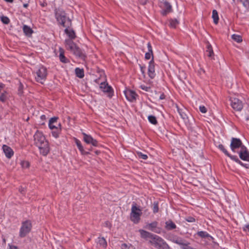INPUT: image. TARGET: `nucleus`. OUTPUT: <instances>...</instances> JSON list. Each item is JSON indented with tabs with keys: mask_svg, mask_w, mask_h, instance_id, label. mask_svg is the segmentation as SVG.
Listing matches in <instances>:
<instances>
[{
	"mask_svg": "<svg viewBox=\"0 0 249 249\" xmlns=\"http://www.w3.org/2000/svg\"><path fill=\"white\" fill-rule=\"evenodd\" d=\"M55 17L59 23L63 27H66L65 32L70 37L69 39L72 40L74 39L76 36L74 31L68 28L71 25V20L66 17L65 13L59 9L56 10L55 11Z\"/></svg>",
	"mask_w": 249,
	"mask_h": 249,
	"instance_id": "nucleus-1",
	"label": "nucleus"
},
{
	"mask_svg": "<svg viewBox=\"0 0 249 249\" xmlns=\"http://www.w3.org/2000/svg\"><path fill=\"white\" fill-rule=\"evenodd\" d=\"M34 138L35 144L39 148L40 154L44 156H47L50 152V147L44 136L41 132L37 131Z\"/></svg>",
	"mask_w": 249,
	"mask_h": 249,
	"instance_id": "nucleus-2",
	"label": "nucleus"
},
{
	"mask_svg": "<svg viewBox=\"0 0 249 249\" xmlns=\"http://www.w3.org/2000/svg\"><path fill=\"white\" fill-rule=\"evenodd\" d=\"M65 47L66 49L73 53L76 56L84 60L86 58V54L82 51L71 39L65 40Z\"/></svg>",
	"mask_w": 249,
	"mask_h": 249,
	"instance_id": "nucleus-3",
	"label": "nucleus"
},
{
	"mask_svg": "<svg viewBox=\"0 0 249 249\" xmlns=\"http://www.w3.org/2000/svg\"><path fill=\"white\" fill-rule=\"evenodd\" d=\"M149 242L158 249H171L162 238L155 234L152 239L149 240Z\"/></svg>",
	"mask_w": 249,
	"mask_h": 249,
	"instance_id": "nucleus-4",
	"label": "nucleus"
},
{
	"mask_svg": "<svg viewBox=\"0 0 249 249\" xmlns=\"http://www.w3.org/2000/svg\"><path fill=\"white\" fill-rule=\"evenodd\" d=\"M142 210L138 207L136 203L132 205L130 213V219L134 223H138L142 215Z\"/></svg>",
	"mask_w": 249,
	"mask_h": 249,
	"instance_id": "nucleus-5",
	"label": "nucleus"
},
{
	"mask_svg": "<svg viewBox=\"0 0 249 249\" xmlns=\"http://www.w3.org/2000/svg\"><path fill=\"white\" fill-rule=\"evenodd\" d=\"M36 79L38 82L43 84L47 76V69L43 67H40L36 72Z\"/></svg>",
	"mask_w": 249,
	"mask_h": 249,
	"instance_id": "nucleus-6",
	"label": "nucleus"
},
{
	"mask_svg": "<svg viewBox=\"0 0 249 249\" xmlns=\"http://www.w3.org/2000/svg\"><path fill=\"white\" fill-rule=\"evenodd\" d=\"M32 228L31 223L26 221L22 223L20 229L19 236L21 237H25L31 231Z\"/></svg>",
	"mask_w": 249,
	"mask_h": 249,
	"instance_id": "nucleus-7",
	"label": "nucleus"
},
{
	"mask_svg": "<svg viewBox=\"0 0 249 249\" xmlns=\"http://www.w3.org/2000/svg\"><path fill=\"white\" fill-rule=\"evenodd\" d=\"M218 148L227 156H228L231 160H234L236 162L239 163L241 165L243 166H245L246 168H249V164H245L242 162H241L236 156H232L230 154L227 150L225 148L224 146L222 144H219L218 145Z\"/></svg>",
	"mask_w": 249,
	"mask_h": 249,
	"instance_id": "nucleus-8",
	"label": "nucleus"
},
{
	"mask_svg": "<svg viewBox=\"0 0 249 249\" xmlns=\"http://www.w3.org/2000/svg\"><path fill=\"white\" fill-rule=\"evenodd\" d=\"M231 105L232 108L236 111H241L243 107L242 101L236 98H231Z\"/></svg>",
	"mask_w": 249,
	"mask_h": 249,
	"instance_id": "nucleus-9",
	"label": "nucleus"
},
{
	"mask_svg": "<svg viewBox=\"0 0 249 249\" xmlns=\"http://www.w3.org/2000/svg\"><path fill=\"white\" fill-rule=\"evenodd\" d=\"M171 241L181 246L182 249H185L188 248L190 243L188 242L185 241L181 238L178 236L173 237L171 239Z\"/></svg>",
	"mask_w": 249,
	"mask_h": 249,
	"instance_id": "nucleus-10",
	"label": "nucleus"
},
{
	"mask_svg": "<svg viewBox=\"0 0 249 249\" xmlns=\"http://www.w3.org/2000/svg\"><path fill=\"white\" fill-rule=\"evenodd\" d=\"M100 89L104 92L107 93V96L111 98L113 95V90L112 88L109 86L106 82H101L100 85Z\"/></svg>",
	"mask_w": 249,
	"mask_h": 249,
	"instance_id": "nucleus-11",
	"label": "nucleus"
},
{
	"mask_svg": "<svg viewBox=\"0 0 249 249\" xmlns=\"http://www.w3.org/2000/svg\"><path fill=\"white\" fill-rule=\"evenodd\" d=\"M242 146L244 145H242V142L239 139L234 138L231 139L230 147L232 151L234 152L235 150L238 148H240L241 149Z\"/></svg>",
	"mask_w": 249,
	"mask_h": 249,
	"instance_id": "nucleus-12",
	"label": "nucleus"
},
{
	"mask_svg": "<svg viewBox=\"0 0 249 249\" xmlns=\"http://www.w3.org/2000/svg\"><path fill=\"white\" fill-rule=\"evenodd\" d=\"M239 155V157L241 160L249 161V152L248 151L247 148L245 146L241 147Z\"/></svg>",
	"mask_w": 249,
	"mask_h": 249,
	"instance_id": "nucleus-13",
	"label": "nucleus"
},
{
	"mask_svg": "<svg viewBox=\"0 0 249 249\" xmlns=\"http://www.w3.org/2000/svg\"><path fill=\"white\" fill-rule=\"evenodd\" d=\"M148 74L151 79L154 78L156 75L155 72V63L153 58H152V59L149 62Z\"/></svg>",
	"mask_w": 249,
	"mask_h": 249,
	"instance_id": "nucleus-14",
	"label": "nucleus"
},
{
	"mask_svg": "<svg viewBox=\"0 0 249 249\" xmlns=\"http://www.w3.org/2000/svg\"><path fill=\"white\" fill-rule=\"evenodd\" d=\"M84 136V141L88 144H91L94 146L98 145V142L94 139L90 135L86 134L85 133H83Z\"/></svg>",
	"mask_w": 249,
	"mask_h": 249,
	"instance_id": "nucleus-15",
	"label": "nucleus"
},
{
	"mask_svg": "<svg viewBox=\"0 0 249 249\" xmlns=\"http://www.w3.org/2000/svg\"><path fill=\"white\" fill-rule=\"evenodd\" d=\"M161 6L163 8L162 14L163 15H166L172 11V6L171 4L166 1L161 3Z\"/></svg>",
	"mask_w": 249,
	"mask_h": 249,
	"instance_id": "nucleus-16",
	"label": "nucleus"
},
{
	"mask_svg": "<svg viewBox=\"0 0 249 249\" xmlns=\"http://www.w3.org/2000/svg\"><path fill=\"white\" fill-rule=\"evenodd\" d=\"M124 94L127 99L132 102L136 99L137 96L135 92L131 90H128L124 92Z\"/></svg>",
	"mask_w": 249,
	"mask_h": 249,
	"instance_id": "nucleus-17",
	"label": "nucleus"
},
{
	"mask_svg": "<svg viewBox=\"0 0 249 249\" xmlns=\"http://www.w3.org/2000/svg\"><path fill=\"white\" fill-rule=\"evenodd\" d=\"M2 149L3 152L7 158L10 159L13 156L14 152L10 147L6 145H3Z\"/></svg>",
	"mask_w": 249,
	"mask_h": 249,
	"instance_id": "nucleus-18",
	"label": "nucleus"
},
{
	"mask_svg": "<svg viewBox=\"0 0 249 249\" xmlns=\"http://www.w3.org/2000/svg\"><path fill=\"white\" fill-rule=\"evenodd\" d=\"M141 234V236L142 238H149L150 239H152V238L154 237L155 234H153L150 232H149L143 230H140L139 231Z\"/></svg>",
	"mask_w": 249,
	"mask_h": 249,
	"instance_id": "nucleus-19",
	"label": "nucleus"
},
{
	"mask_svg": "<svg viewBox=\"0 0 249 249\" xmlns=\"http://www.w3.org/2000/svg\"><path fill=\"white\" fill-rule=\"evenodd\" d=\"M57 120V118L56 117H53V118H52L50 121H49V127L51 129H58V127L60 128V124H57V125L58 126H52V124H54L55 123H56V121Z\"/></svg>",
	"mask_w": 249,
	"mask_h": 249,
	"instance_id": "nucleus-20",
	"label": "nucleus"
},
{
	"mask_svg": "<svg viewBox=\"0 0 249 249\" xmlns=\"http://www.w3.org/2000/svg\"><path fill=\"white\" fill-rule=\"evenodd\" d=\"M165 228L167 230H172L176 228V225L172 221L168 220L165 222Z\"/></svg>",
	"mask_w": 249,
	"mask_h": 249,
	"instance_id": "nucleus-21",
	"label": "nucleus"
},
{
	"mask_svg": "<svg viewBox=\"0 0 249 249\" xmlns=\"http://www.w3.org/2000/svg\"><path fill=\"white\" fill-rule=\"evenodd\" d=\"M59 59L61 62L66 63L68 62V59L64 56V51L62 48H59Z\"/></svg>",
	"mask_w": 249,
	"mask_h": 249,
	"instance_id": "nucleus-22",
	"label": "nucleus"
},
{
	"mask_svg": "<svg viewBox=\"0 0 249 249\" xmlns=\"http://www.w3.org/2000/svg\"><path fill=\"white\" fill-rule=\"evenodd\" d=\"M23 31L25 35L27 36H31L33 32L32 29L28 26L24 25L23 26Z\"/></svg>",
	"mask_w": 249,
	"mask_h": 249,
	"instance_id": "nucleus-23",
	"label": "nucleus"
},
{
	"mask_svg": "<svg viewBox=\"0 0 249 249\" xmlns=\"http://www.w3.org/2000/svg\"><path fill=\"white\" fill-rule=\"evenodd\" d=\"M76 144L77 145V147L78 148L79 150L80 151L82 154H88L89 153L85 151L84 148L83 146L82 145L80 142L76 139L75 140Z\"/></svg>",
	"mask_w": 249,
	"mask_h": 249,
	"instance_id": "nucleus-24",
	"label": "nucleus"
},
{
	"mask_svg": "<svg viewBox=\"0 0 249 249\" xmlns=\"http://www.w3.org/2000/svg\"><path fill=\"white\" fill-rule=\"evenodd\" d=\"M75 74L77 77L82 78L84 76V71L82 69L77 68L75 70Z\"/></svg>",
	"mask_w": 249,
	"mask_h": 249,
	"instance_id": "nucleus-25",
	"label": "nucleus"
},
{
	"mask_svg": "<svg viewBox=\"0 0 249 249\" xmlns=\"http://www.w3.org/2000/svg\"><path fill=\"white\" fill-rule=\"evenodd\" d=\"M98 243L100 246L104 248H106L107 246V241L104 237H99L98 240Z\"/></svg>",
	"mask_w": 249,
	"mask_h": 249,
	"instance_id": "nucleus-26",
	"label": "nucleus"
},
{
	"mask_svg": "<svg viewBox=\"0 0 249 249\" xmlns=\"http://www.w3.org/2000/svg\"><path fill=\"white\" fill-rule=\"evenodd\" d=\"M197 235L201 238H213V237L207 232L204 231H200L197 232Z\"/></svg>",
	"mask_w": 249,
	"mask_h": 249,
	"instance_id": "nucleus-27",
	"label": "nucleus"
},
{
	"mask_svg": "<svg viewBox=\"0 0 249 249\" xmlns=\"http://www.w3.org/2000/svg\"><path fill=\"white\" fill-rule=\"evenodd\" d=\"M212 18H213L214 23L216 24H217L219 20V17L218 13L216 10H213V11Z\"/></svg>",
	"mask_w": 249,
	"mask_h": 249,
	"instance_id": "nucleus-28",
	"label": "nucleus"
},
{
	"mask_svg": "<svg viewBox=\"0 0 249 249\" xmlns=\"http://www.w3.org/2000/svg\"><path fill=\"white\" fill-rule=\"evenodd\" d=\"M231 38L237 43H240L242 41V38L240 35L233 34L231 36Z\"/></svg>",
	"mask_w": 249,
	"mask_h": 249,
	"instance_id": "nucleus-29",
	"label": "nucleus"
},
{
	"mask_svg": "<svg viewBox=\"0 0 249 249\" xmlns=\"http://www.w3.org/2000/svg\"><path fill=\"white\" fill-rule=\"evenodd\" d=\"M8 93L6 91H4L0 96V101L4 102L7 99Z\"/></svg>",
	"mask_w": 249,
	"mask_h": 249,
	"instance_id": "nucleus-30",
	"label": "nucleus"
},
{
	"mask_svg": "<svg viewBox=\"0 0 249 249\" xmlns=\"http://www.w3.org/2000/svg\"><path fill=\"white\" fill-rule=\"evenodd\" d=\"M179 22L176 19H171L170 20L169 25L171 28H175L178 25Z\"/></svg>",
	"mask_w": 249,
	"mask_h": 249,
	"instance_id": "nucleus-31",
	"label": "nucleus"
},
{
	"mask_svg": "<svg viewBox=\"0 0 249 249\" xmlns=\"http://www.w3.org/2000/svg\"><path fill=\"white\" fill-rule=\"evenodd\" d=\"M207 52H208V56L210 57H212L213 55V50L211 44H209L207 46V49L206 51Z\"/></svg>",
	"mask_w": 249,
	"mask_h": 249,
	"instance_id": "nucleus-32",
	"label": "nucleus"
},
{
	"mask_svg": "<svg viewBox=\"0 0 249 249\" xmlns=\"http://www.w3.org/2000/svg\"><path fill=\"white\" fill-rule=\"evenodd\" d=\"M176 107L177 109L178 112L180 115V117L183 119H185L186 118V115L184 113L182 110L179 108L177 105H176Z\"/></svg>",
	"mask_w": 249,
	"mask_h": 249,
	"instance_id": "nucleus-33",
	"label": "nucleus"
},
{
	"mask_svg": "<svg viewBox=\"0 0 249 249\" xmlns=\"http://www.w3.org/2000/svg\"><path fill=\"white\" fill-rule=\"evenodd\" d=\"M158 225V223L157 222H153L149 224L147 226L148 227V229L152 231H155L154 229ZM155 232H156L155 231Z\"/></svg>",
	"mask_w": 249,
	"mask_h": 249,
	"instance_id": "nucleus-34",
	"label": "nucleus"
},
{
	"mask_svg": "<svg viewBox=\"0 0 249 249\" xmlns=\"http://www.w3.org/2000/svg\"><path fill=\"white\" fill-rule=\"evenodd\" d=\"M149 121L153 124H157V121L156 118L152 115L149 116L148 117Z\"/></svg>",
	"mask_w": 249,
	"mask_h": 249,
	"instance_id": "nucleus-35",
	"label": "nucleus"
},
{
	"mask_svg": "<svg viewBox=\"0 0 249 249\" xmlns=\"http://www.w3.org/2000/svg\"><path fill=\"white\" fill-rule=\"evenodd\" d=\"M122 249H135L130 244H123L121 245Z\"/></svg>",
	"mask_w": 249,
	"mask_h": 249,
	"instance_id": "nucleus-36",
	"label": "nucleus"
},
{
	"mask_svg": "<svg viewBox=\"0 0 249 249\" xmlns=\"http://www.w3.org/2000/svg\"><path fill=\"white\" fill-rule=\"evenodd\" d=\"M153 212L154 213H158L159 211V207L158 203L156 202H154L153 203Z\"/></svg>",
	"mask_w": 249,
	"mask_h": 249,
	"instance_id": "nucleus-37",
	"label": "nucleus"
},
{
	"mask_svg": "<svg viewBox=\"0 0 249 249\" xmlns=\"http://www.w3.org/2000/svg\"><path fill=\"white\" fill-rule=\"evenodd\" d=\"M152 56V58H153V52H147L145 53V58L147 60L149 59Z\"/></svg>",
	"mask_w": 249,
	"mask_h": 249,
	"instance_id": "nucleus-38",
	"label": "nucleus"
},
{
	"mask_svg": "<svg viewBox=\"0 0 249 249\" xmlns=\"http://www.w3.org/2000/svg\"><path fill=\"white\" fill-rule=\"evenodd\" d=\"M240 1L245 7H249V0H240Z\"/></svg>",
	"mask_w": 249,
	"mask_h": 249,
	"instance_id": "nucleus-39",
	"label": "nucleus"
},
{
	"mask_svg": "<svg viewBox=\"0 0 249 249\" xmlns=\"http://www.w3.org/2000/svg\"><path fill=\"white\" fill-rule=\"evenodd\" d=\"M138 155L139 157L143 159V160H146L148 158L147 155L144 154L142 153V152H138Z\"/></svg>",
	"mask_w": 249,
	"mask_h": 249,
	"instance_id": "nucleus-40",
	"label": "nucleus"
},
{
	"mask_svg": "<svg viewBox=\"0 0 249 249\" xmlns=\"http://www.w3.org/2000/svg\"><path fill=\"white\" fill-rule=\"evenodd\" d=\"M21 165L23 168H27L29 166V163L27 161H23L21 162Z\"/></svg>",
	"mask_w": 249,
	"mask_h": 249,
	"instance_id": "nucleus-41",
	"label": "nucleus"
},
{
	"mask_svg": "<svg viewBox=\"0 0 249 249\" xmlns=\"http://www.w3.org/2000/svg\"><path fill=\"white\" fill-rule=\"evenodd\" d=\"M199 110L202 113H205L207 111V108L204 106H200L199 107Z\"/></svg>",
	"mask_w": 249,
	"mask_h": 249,
	"instance_id": "nucleus-42",
	"label": "nucleus"
},
{
	"mask_svg": "<svg viewBox=\"0 0 249 249\" xmlns=\"http://www.w3.org/2000/svg\"><path fill=\"white\" fill-rule=\"evenodd\" d=\"M1 21L4 24H8L9 22V19L6 17H2L1 18Z\"/></svg>",
	"mask_w": 249,
	"mask_h": 249,
	"instance_id": "nucleus-43",
	"label": "nucleus"
},
{
	"mask_svg": "<svg viewBox=\"0 0 249 249\" xmlns=\"http://www.w3.org/2000/svg\"><path fill=\"white\" fill-rule=\"evenodd\" d=\"M140 88L141 89H142L146 91H148L150 89V87L145 86L144 85H141Z\"/></svg>",
	"mask_w": 249,
	"mask_h": 249,
	"instance_id": "nucleus-44",
	"label": "nucleus"
},
{
	"mask_svg": "<svg viewBox=\"0 0 249 249\" xmlns=\"http://www.w3.org/2000/svg\"><path fill=\"white\" fill-rule=\"evenodd\" d=\"M140 69H141L142 73V74L143 76L145 77V67L144 66H142L141 65H140Z\"/></svg>",
	"mask_w": 249,
	"mask_h": 249,
	"instance_id": "nucleus-45",
	"label": "nucleus"
},
{
	"mask_svg": "<svg viewBox=\"0 0 249 249\" xmlns=\"http://www.w3.org/2000/svg\"><path fill=\"white\" fill-rule=\"evenodd\" d=\"M186 220L188 221V222H195V219L193 217L189 216L186 218Z\"/></svg>",
	"mask_w": 249,
	"mask_h": 249,
	"instance_id": "nucleus-46",
	"label": "nucleus"
},
{
	"mask_svg": "<svg viewBox=\"0 0 249 249\" xmlns=\"http://www.w3.org/2000/svg\"><path fill=\"white\" fill-rule=\"evenodd\" d=\"M147 48L149 52H153L152 46L150 42L147 44Z\"/></svg>",
	"mask_w": 249,
	"mask_h": 249,
	"instance_id": "nucleus-47",
	"label": "nucleus"
},
{
	"mask_svg": "<svg viewBox=\"0 0 249 249\" xmlns=\"http://www.w3.org/2000/svg\"><path fill=\"white\" fill-rule=\"evenodd\" d=\"M52 135L55 138H57L59 135L58 133L55 131H53L52 132Z\"/></svg>",
	"mask_w": 249,
	"mask_h": 249,
	"instance_id": "nucleus-48",
	"label": "nucleus"
},
{
	"mask_svg": "<svg viewBox=\"0 0 249 249\" xmlns=\"http://www.w3.org/2000/svg\"><path fill=\"white\" fill-rule=\"evenodd\" d=\"M8 246H9L8 249H18L17 247L14 246V245H11L9 244Z\"/></svg>",
	"mask_w": 249,
	"mask_h": 249,
	"instance_id": "nucleus-49",
	"label": "nucleus"
},
{
	"mask_svg": "<svg viewBox=\"0 0 249 249\" xmlns=\"http://www.w3.org/2000/svg\"><path fill=\"white\" fill-rule=\"evenodd\" d=\"M248 111L249 112V113L245 114L244 117H245L246 121H249V108H248Z\"/></svg>",
	"mask_w": 249,
	"mask_h": 249,
	"instance_id": "nucleus-50",
	"label": "nucleus"
},
{
	"mask_svg": "<svg viewBox=\"0 0 249 249\" xmlns=\"http://www.w3.org/2000/svg\"><path fill=\"white\" fill-rule=\"evenodd\" d=\"M4 87H5L4 84H3L2 83H0V92H1L2 91Z\"/></svg>",
	"mask_w": 249,
	"mask_h": 249,
	"instance_id": "nucleus-51",
	"label": "nucleus"
},
{
	"mask_svg": "<svg viewBox=\"0 0 249 249\" xmlns=\"http://www.w3.org/2000/svg\"><path fill=\"white\" fill-rule=\"evenodd\" d=\"M19 191L21 194H23L25 192V189L24 188L21 187L19 188Z\"/></svg>",
	"mask_w": 249,
	"mask_h": 249,
	"instance_id": "nucleus-52",
	"label": "nucleus"
},
{
	"mask_svg": "<svg viewBox=\"0 0 249 249\" xmlns=\"http://www.w3.org/2000/svg\"><path fill=\"white\" fill-rule=\"evenodd\" d=\"M244 230L245 231H249V224L246 225L245 227L244 228Z\"/></svg>",
	"mask_w": 249,
	"mask_h": 249,
	"instance_id": "nucleus-53",
	"label": "nucleus"
},
{
	"mask_svg": "<svg viewBox=\"0 0 249 249\" xmlns=\"http://www.w3.org/2000/svg\"><path fill=\"white\" fill-rule=\"evenodd\" d=\"M165 96L164 94L163 93H162L160 96V99L163 100V99H165Z\"/></svg>",
	"mask_w": 249,
	"mask_h": 249,
	"instance_id": "nucleus-54",
	"label": "nucleus"
},
{
	"mask_svg": "<svg viewBox=\"0 0 249 249\" xmlns=\"http://www.w3.org/2000/svg\"><path fill=\"white\" fill-rule=\"evenodd\" d=\"M141 1L142 4H144L146 3L147 0H141Z\"/></svg>",
	"mask_w": 249,
	"mask_h": 249,
	"instance_id": "nucleus-55",
	"label": "nucleus"
},
{
	"mask_svg": "<svg viewBox=\"0 0 249 249\" xmlns=\"http://www.w3.org/2000/svg\"><path fill=\"white\" fill-rule=\"evenodd\" d=\"M4 0L7 2H10V3H12L14 1V0Z\"/></svg>",
	"mask_w": 249,
	"mask_h": 249,
	"instance_id": "nucleus-56",
	"label": "nucleus"
},
{
	"mask_svg": "<svg viewBox=\"0 0 249 249\" xmlns=\"http://www.w3.org/2000/svg\"><path fill=\"white\" fill-rule=\"evenodd\" d=\"M28 6V4L27 3H23V6L25 7V8H27Z\"/></svg>",
	"mask_w": 249,
	"mask_h": 249,
	"instance_id": "nucleus-57",
	"label": "nucleus"
},
{
	"mask_svg": "<svg viewBox=\"0 0 249 249\" xmlns=\"http://www.w3.org/2000/svg\"><path fill=\"white\" fill-rule=\"evenodd\" d=\"M20 1H22L23 2H28L29 1V0H20Z\"/></svg>",
	"mask_w": 249,
	"mask_h": 249,
	"instance_id": "nucleus-58",
	"label": "nucleus"
},
{
	"mask_svg": "<svg viewBox=\"0 0 249 249\" xmlns=\"http://www.w3.org/2000/svg\"><path fill=\"white\" fill-rule=\"evenodd\" d=\"M3 242H4V243H5V239H3Z\"/></svg>",
	"mask_w": 249,
	"mask_h": 249,
	"instance_id": "nucleus-59",
	"label": "nucleus"
},
{
	"mask_svg": "<svg viewBox=\"0 0 249 249\" xmlns=\"http://www.w3.org/2000/svg\"><path fill=\"white\" fill-rule=\"evenodd\" d=\"M52 126H56V125H54L53 124H52Z\"/></svg>",
	"mask_w": 249,
	"mask_h": 249,
	"instance_id": "nucleus-60",
	"label": "nucleus"
},
{
	"mask_svg": "<svg viewBox=\"0 0 249 249\" xmlns=\"http://www.w3.org/2000/svg\"><path fill=\"white\" fill-rule=\"evenodd\" d=\"M41 117H45V116H44V115H42V116H41Z\"/></svg>",
	"mask_w": 249,
	"mask_h": 249,
	"instance_id": "nucleus-61",
	"label": "nucleus"
},
{
	"mask_svg": "<svg viewBox=\"0 0 249 249\" xmlns=\"http://www.w3.org/2000/svg\"><path fill=\"white\" fill-rule=\"evenodd\" d=\"M107 225H108V222L106 223Z\"/></svg>",
	"mask_w": 249,
	"mask_h": 249,
	"instance_id": "nucleus-62",
	"label": "nucleus"
}]
</instances>
